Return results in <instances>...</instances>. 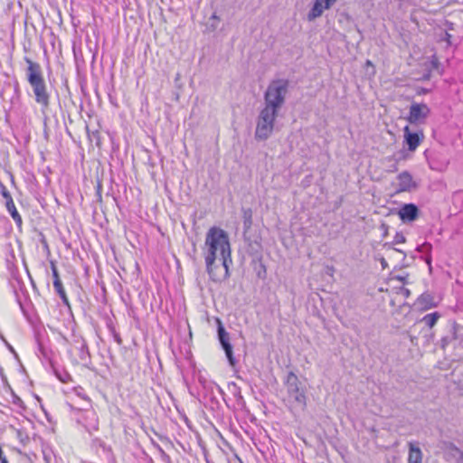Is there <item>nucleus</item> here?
I'll return each instance as SVG.
<instances>
[{
    "instance_id": "f257e3e1",
    "label": "nucleus",
    "mask_w": 463,
    "mask_h": 463,
    "mask_svg": "<svg viewBox=\"0 0 463 463\" xmlns=\"http://www.w3.org/2000/svg\"><path fill=\"white\" fill-rule=\"evenodd\" d=\"M204 259L206 271L217 282L229 278L232 263L228 234L222 229L212 227L206 233Z\"/></svg>"
},
{
    "instance_id": "f03ea898",
    "label": "nucleus",
    "mask_w": 463,
    "mask_h": 463,
    "mask_svg": "<svg viewBox=\"0 0 463 463\" xmlns=\"http://www.w3.org/2000/svg\"><path fill=\"white\" fill-rule=\"evenodd\" d=\"M28 64L26 69V77L30 86L33 89L35 101L42 107V111L44 113L50 106V94L47 90V86L43 76L42 68L39 63L25 58Z\"/></svg>"
},
{
    "instance_id": "7ed1b4c3",
    "label": "nucleus",
    "mask_w": 463,
    "mask_h": 463,
    "mask_svg": "<svg viewBox=\"0 0 463 463\" xmlns=\"http://www.w3.org/2000/svg\"><path fill=\"white\" fill-rule=\"evenodd\" d=\"M289 81L276 79L269 82L264 92V109L279 113L283 107L288 91Z\"/></svg>"
},
{
    "instance_id": "20e7f679",
    "label": "nucleus",
    "mask_w": 463,
    "mask_h": 463,
    "mask_svg": "<svg viewBox=\"0 0 463 463\" xmlns=\"http://www.w3.org/2000/svg\"><path fill=\"white\" fill-rule=\"evenodd\" d=\"M287 390L286 401L291 410L304 411L307 407V395L305 387L302 386L298 377L289 372L284 381Z\"/></svg>"
},
{
    "instance_id": "39448f33",
    "label": "nucleus",
    "mask_w": 463,
    "mask_h": 463,
    "mask_svg": "<svg viewBox=\"0 0 463 463\" xmlns=\"http://www.w3.org/2000/svg\"><path fill=\"white\" fill-rule=\"evenodd\" d=\"M278 114L264 108L260 111L255 130L256 139L266 140L271 135Z\"/></svg>"
},
{
    "instance_id": "423d86ee",
    "label": "nucleus",
    "mask_w": 463,
    "mask_h": 463,
    "mask_svg": "<svg viewBox=\"0 0 463 463\" xmlns=\"http://www.w3.org/2000/svg\"><path fill=\"white\" fill-rule=\"evenodd\" d=\"M430 112V110L427 104L413 102L410 107L409 115L406 119L411 124L420 125L425 123Z\"/></svg>"
},
{
    "instance_id": "0eeeda50",
    "label": "nucleus",
    "mask_w": 463,
    "mask_h": 463,
    "mask_svg": "<svg viewBox=\"0 0 463 463\" xmlns=\"http://www.w3.org/2000/svg\"><path fill=\"white\" fill-rule=\"evenodd\" d=\"M217 323H218L217 333H218L219 342H220L223 351L225 352V355L228 359L229 364L232 366H235L237 361H236L235 357L233 356L232 345L230 342V335L223 327L221 320L218 319Z\"/></svg>"
},
{
    "instance_id": "6e6552de",
    "label": "nucleus",
    "mask_w": 463,
    "mask_h": 463,
    "mask_svg": "<svg viewBox=\"0 0 463 463\" xmlns=\"http://www.w3.org/2000/svg\"><path fill=\"white\" fill-rule=\"evenodd\" d=\"M398 215L403 222H413L419 216V208L414 203H405L399 209Z\"/></svg>"
},
{
    "instance_id": "1a4fd4ad",
    "label": "nucleus",
    "mask_w": 463,
    "mask_h": 463,
    "mask_svg": "<svg viewBox=\"0 0 463 463\" xmlns=\"http://www.w3.org/2000/svg\"><path fill=\"white\" fill-rule=\"evenodd\" d=\"M404 139L410 151H414L424 138L422 131L411 132L408 126L403 128Z\"/></svg>"
},
{
    "instance_id": "9d476101",
    "label": "nucleus",
    "mask_w": 463,
    "mask_h": 463,
    "mask_svg": "<svg viewBox=\"0 0 463 463\" xmlns=\"http://www.w3.org/2000/svg\"><path fill=\"white\" fill-rule=\"evenodd\" d=\"M51 269H52V278H53V287H54V289L56 291V293L59 295V297L61 298L62 303L67 306V307H70V302H69V299L67 298V295H66V292L64 290V288L62 286V283L60 279V276H59V272H58V269H57V267L56 265L54 264V262H51Z\"/></svg>"
},
{
    "instance_id": "9b49d317",
    "label": "nucleus",
    "mask_w": 463,
    "mask_h": 463,
    "mask_svg": "<svg viewBox=\"0 0 463 463\" xmlns=\"http://www.w3.org/2000/svg\"><path fill=\"white\" fill-rule=\"evenodd\" d=\"M397 182L398 192H409L416 186L411 175L407 171H403L398 175Z\"/></svg>"
},
{
    "instance_id": "f8f14e48",
    "label": "nucleus",
    "mask_w": 463,
    "mask_h": 463,
    "mask_svg": "<svg viewBox=\"0 0 463 463\" xmlns=\"http://www.w3.org/2000/svg\"><path fill=\"white\" fill-rule=\"evenodd\" d=\"M408 463H422L421 449L413 442H409Z\"/></svg>"
},
{
    "instance_id": "ddd939ff",
    "label": "nucleus",
    "mask_w": 463,
    "mask_h": 463,
    "mask_svg": "<svg viewBox=\"0 0 463 463\" xmlns=\"http://www.w3.org/2000/svg\"><path fill=\"white\" fill-rule=\"evenodd\" d=\"M326 9V1L324 0H316V2L313 5V7L309 11L307 14V18L309 21H312L319 16L322 15L323 11Z\"/></svg>"
},
{
    "instance_id": "4468645a",
    "label": "nucleus",
    "mask_w": 463,
    "mask_h": 463,
    "mask_svg": "<svg viewBox=\"0 0 463 463\" xmlns=\"http://www.w3.org/2000/svg\"><path fill=\"white\" fill-rule=\"evenodd\" d=\"M5 205L15 223L20 226L22 224V218L15 208L13 199H10L9 202H5Z\"/></svg>"
},
{
    "instance_id": "2eb2a0df",
    "label": "nucleus",
    "mask_w": 463,
    "mask_h": 463,
    "mask_svg": "<svg viewBox=\"0 0 463 463\" xmlns=\"http://www.w3.org/2000/svg\"><path fill=\"white\" fill-rule=\"evenodd\" d=\"M242 218H243V233L244 235L246 232L250 229L252 225V211L250 208L242 209Z\"/></svg>"
},
{
    "instance_id": "dca6fc26",
    "label": "nucleus",
    "mask_w": 463,
    "mask_h": 463,
    "mask_svg": "<svg viewBox=\"0 0 463 463\" xmlns=\"http://www.w3.org/2000/svg\"><path fill=\"white\" fill-rule=\"evenodd\" d=\"M418 302H419L420 306L422 307L423 308H430L435 306L433 303V298L429 293L422 294L418 298Z\"/></svg>"
},
{
    "instance_id": "f3484780",
    "label": "nucleus",
    "mask_w": 463,
    "mask_h": 463,
    "mask_svg": "<svg viewBox=\"0 0 463 463\" xmlns=\"http://www.w3.org/2000/svg\"><path fill=\"white\" fill-rule=\"evenodd\" d=\"M86 419H90L91 420L90 423L86 425V430H88V432L92 433L93 431L98 430L99 423H98V419L96 417V414L94 412H90L86 416Z\"/></svg>"
},
{
    "instance_id": "a211bd4d",
    "label": "nucleus",
    "mask_w": 463,
    "mask_h": 463,
    "mask_svg": "<svg viewBox=\"0 0 463 463\" xmlns=\"http://www.w3.org/2000/svg\"><path fill=\"white\" fill-rule=\"evenodd\" d=\"M439 317V314L438 312L427 314L423 317L422 322L429 327H432L437 323Z\"/></svg>"
},
{
    "instance_id": "6ab92c4d",
    "label": "nucleus",
    "mask_w": 463,
    "mask_h": 463,
    "mask_svg": "<svg viewBox=\"0 0 463 463\" xmlns=\"http://www.w3.org/2000/svg\"><path fill=\"white\" fill-rule=\"evenodd\" d=\"M79 357L82 362L90 360V353L87 344L82 341L79 349Z\"/></svg>"
},
{
    "instance_id": "aec40b11",
    "label": "nucleus",
    "mask_w": 463,
    "mask_h": 463,
    "mask_svg": "<svg viewBox=\"0 0 463 463\" xmlns=\"http://www.w3.org/2000/svg\"><path fill=\"white\" fill-rule=\"evenodd\" d=\"M0 193L2 194L3 197L6 200V202H9L10 199H13L10 193L6 189V187L0 182Z\"/></svg>"
},
{
    "instance_id": "412c9836",
    "label": "nucleus",
    "mask_w": 463,
    "mask_h": 463,
    "mask_svg": "<svg viewBox=\"0 0 463 463\" xmlns=\"http://www.w3.org/2000/svg\"><path fill=\"white\" fill-rule=\"evenodd\" d=\"M405 241H406V238L402 232H396V234L393 238L392 244L404 243Z\"/></svg>"
},
{
    "instance_id": "4be33fe9",
    "label": "nucleus",
    "mask_w": 463,
    "mask_h": 463,
    "mask_svg": "<svg viewBox=\"0 0 463 463\" xmlns=\"http://www.w3.org/2000/svg\"><path fill=\"white\" fill-rule=\"evenodd\" d=\"M431 248L432 247L430 243H424L421 246L418 247L417 250L419 251L426 252V251H430L431 250Z\"/></svg>"
},
{
    "instance_id": "5701e85b",
    "label": "nucleus",
    "mask_w": 463,
    "mask_h": 463,
    "mask_svg": "<svg viewBox=\"0 0 463 463\" xmlns=\"http://www.w3.org/2000/svg\"><path fill=\"white\" fill-rule=\"evenodd\" d=\"M458 457L457 458V463H463V451L458 449Z\"/></svg>"
},
{
    "instance_id": "b1692460",
    "label": "nucleus",
    "mask_w": 463,
    "mask_h": 463,
    "mask_svg": "<svg viewBox=\"0 0 463 463\" xmlns=\"http://www.w3.org/2000/svg\"><path fill=\"white\" fill-rule=\"evenodd\" d=\"M114 339L115 341L118 344V345H121L122 343V340H121V337L118 334L115 333L114 334Z\"/></svg>"
},
{
    "instance_id": "393cba45",
    "label": "nucleus",
    "mask_w": 463,
    "mask_h": 463,
    "mask_svg": "<svg viewBox=\"0 0 463 463\" xmlns=\"http://www.w3.org/2000/svg\"><path fill=\"white\" fill-rule=\"evenodd\" d=\"M381 264H382V267H383V269H385V268L387 267V261H386V260L383 258V259L381 260Z\"/></svg>"
},
{
    "instance_id": "a878e982",
    "label": "nucleus",
    "mask_w": 463,
    "mask_h": 463,
    "mask_svg": "<svg viewBox=\"0 0 463 463\" xmlns=\"http://www.w3.org/2000/svg\"><path fill=\"white\" fill-rule=\"evenodd\" d=\"M157 448H158L159 451L161 452V454H162L164 457H165V458H169V457L165 454V452L163 450V449H162L160 446H158V445H157Z\"/></svg>"
},
{
    "instance_id": "bb28decb",
    "label": "nucleus",
    "mask_w": 463,
    "mask_h": 463,
    "mask_svg": "<svg viewBox=\"0 0 463 463\" xmlns=\"http://www.w3.org/2000/svg\"><path fill=\"white\" fill-rule=\"evenodd\" d=\"M438 60L436 58H434L432 61H431V64L434 68H437L438 66Z\"/></svg>"
},
{
    "instance_id": "cd10ccee",
    "label": "nucleus",
    "mask_w": 463,
    "mask_h": 463,
    "mask_svg": "<svg viewBox=\"0 0 463 463\" xmlns=\"http://www.w3.org/2000/svg\"><path fill=\"white\" fill-rule=\"evenodd\" d=\"M395 251H398V252H401L403 254V258L406 257V254L402 250H399V249H393Z\"/></svg>"
},
{
    "instance_id": "c85d7f7f",
    "label": "nucleus",
    "mask_w": 463,
    "mask_h": 463,
    "mask_svg": "<svg viewBox=\"0 0 463 463\" xmlns=\"http://www.w3.org/2000/svg\"><path fill=\"white\" fill-rule=\"evenodd\" d=\"M404 292H405V295H406V296H409V294H410L409 289L405 288V289H404Z\"/></svg>"
},
{
    "instance_id": "c756f323",
    "label": "nucleus",
    "mask_w": 463,
    "mask_h": 463,
    "mask_svg": "<svg viewBox=\"0 0 463 463\" xmlns=\"http://www.w3.org/2000/svg\"><path fill=\"white\" fill-rule=\"evenodd\" d=\"M216 388L218 389V391H219L220 392H222V388H221L219 385H216Z\"/></svg>"
},
{
    "instance_id": "7c9ffc66",
    "label": "nucleus",
    "mask_w": 463,
    "mask_h": 463,
    "mask_svg": "<svg viewBox=\"0 0 463 463\" xmlns=\"http://www.w3.org/2000/svg\"><path fill=\"white\" fill-rule=\"evenodd\" d=\"M427 263H428L429 265H430V259H427Z\"/></svg>"
}]
</instances>
